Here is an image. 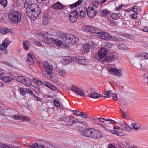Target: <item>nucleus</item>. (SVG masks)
I'll return each instance as SVG.
<instances>
[{
  "label": "nucleus",
  "mask_w": 148,
  "mask_h": 148,
  "mask_svg": "<svg viewBox=\"0 0 148 148\" xmlns=\"http://www.w3.org/2000/svg\"><path fill=\"white\" fill-rule=\"evenodd\" d=\"M121 125L124 128L128 131H130L131 130H132L130 127L125 122H123L121 124Z\"/></svg>",
  "instance_id": "nucleus-35"
},
{
  "label": "nucleus",
  "mask_w": 148,
  "mask_h": 148,
  "mask_svg": "<svg viewBox=\"0 0 148 148\" xmlns=\"http://www.w3.org/2000/svg\"><path fill=\"white\" fill-rule=\"evenodd\" d=\"M114 57V56L112 54H110L104 60H102V62H103L105 64H107L108 62H111L112 60Z\"/></svg>",
  "instance_id": "nucleus-20"
},
{
  "label": "nucleus",
  "mask_w": 148,
  "mask_h": 148,
  "mask_svg": "<svg viewBox=\"0 0 148 148\" xmlns=\"http://www.w3.org/2000/svg\"><path fill=\"white\" fill-rule=\"evenodd\" d=\"M93 6L95 8H97L99 5V3L97 1H93L92 3Z\"/></svg>",
  "instance_id": "nucleus-58"
},
{
  "label": "nucleus",
  "mask_w": 148,
  "mask_h": 148,
  "mask_svg": "<svg viewBox=\"0 0 148 148\" xmlns=\"http://www.w3.org/2000/svg\"><path fill=\"white\" fill-rule=\"evenodd\" d=\"M105 46L107 47L111 48L113 46V45L111 43L107 42L105 43Z\"/></svg>",
  "instance_id": "nucleus-61"
},
{
  "label": "nucleus",
  "mask_w": 148,
  "mask_h": 148,
  "mask_svg": "<svg viewBox=\"0 0 148 148\" xmlns=\"http://www.w3.org/2000/svg\"><path fill=\"white\" fill-rule=\"evenodd\" d=\"M25 0H17L16 3L18 6H20L24 4Z\"/></svg>",
  "instance_id": "nucleus-56"
},
{
  "label": "nucleus",
  "mask_w": 148,
  "mask_h": 148,
  "mask_svg": "<svg viewBox=\"0 0 148 148\" xmlns=\"http://www.w3.org/2000/svg\"><path fill=\"white\" fill-rule=\"evenodd\" d=\"M22 16V14L21 12L12 10L9 12L8 17L11 22L14 24H17L21 22Z\"/></svg>",
  "instance_id": "nucleus-2"
},
{
  "label": "nucleus",
  "mask_w": 148,
  "mask_h": 148,
  "mask_svg": "<svg viewBox=\"0 0 148 148\" xmlns=\"http://www.w3.org/2000/svg\"><path fill=\"white\" fill-rule=\"evenodd\" d=\"M29 94L31 96L34 97L37 101H40V100L41 98L37 96L33 92L32 90L29 92Z\"/></svg>",
  "instance_id": "nucleus-45"
},
{
  "label": "nucleus",
  "mask_w": 148,
  "mask_h": 148,
  "mask_svg": "<svg viewBox=\"0 0 148 148\" xmlns=\"http://www.w3.org/2000/svg\"><path fill=\"white\" fill-rule=\"evenodd\" d=\"M23 83L25 86L29 87L32 84V82L29 78L25 77Z\"/></svg>",
  "instance_id": "nucleus-21"
},
{
  "label": "nucleus",
  "mask_w": 148,
  "mask_h": 148,
  "mask_svg": "<svg viewBox=\"0 0 148 148\" xmlns=\"http://www.w3.org/2000/svg\"><path fill=\"white\" fill-rule=\"evenodd\" d=\"M87 96L90 97L92 98H97L100 97V95L97 93L95 92L92 93H91L88 95H87Z\"/></svg>",
  "instance_id": "nucleus-31"
},
{
  "label": "nucleus",
  "mask_w": 148,
  "mask_h": 148,
  "mask_svg": "<svg viewBox=\"0 0 148 148\" xmlns=\"http://www.w3.org/2000/svg\"><path fill=\"white\" fill-rule=\"evenodd\" d=\"M38 64L39 66L45 69L46 72L48 73H51L53 70V66L51 65H49L48 62L45 61L44 62L40 61L38 62Z\"/></svg>",
  "instance_id": "nucleus-5"
},
{
  "label": "nucleus",
  "mask_w": 148,
  "mask_h": 148,
  "mask_svg": "<svg viewBox=\"0 0 148 148\" xmlns=\"http://www.w3.org/2000/svg\"><path fill=\"white\" fill-rule=\"evenodd\" d=\"M125 133L124 132H122L121 131H118V134L117 135L120 136H123L125 135Z\"/></svg>",
  "instance_id": "nucleus-63"
},
{
  "label": "nucleus",
  "mask_w": 148,
  "mask_h": 148,
  "mask_svg": "<svg viewBox=\"0 0 148 148\" xmlns=\"http://www.w3.org/2000/svg\"><path fill=\"white\" fill-rule=\"evenodd\" d=\"M135 57L137 58H139L142 60H144L145 53L137 54L135 55Z\"/></svg>",
  "instance_id": "nucleus-46"
},
{
  "label": "nucleus",
  "mask_w": 148,
  "mask_h": 148,
  "mask_svg": "<svg viewBox=\"0 0 148 148\" xmlns=\"http://www.w3.org/2000/svg\"><path fill=\"white\" fill-rule=\"evenodd\" d=\"M110 17L112 19L115 20H118L120 18V16L117 13L112 14L110 15Z\"/></svg>",
  "instance_id": "nucleus-28"
},
{
  "label": "nucleus",
  "mask_w": 148,
  "mask_h": 148,
  "mask_svg": "<svg viewBox=\"0 0 148 148\" xmlns=\"http://www.w3.org/2000/svg\"><path fill=\"white\" fill-rule=\"evenodd\" d=\"M109 120H106L105 119L102 118V127L105 128V126L108 127L110 123H112L111 122H110Z\"/></svg>",
  "instance_id": "nucleus-25"
},
{
  "label": "nucleus",
  "mask_w": 148,
  "mask_h": 148,
  "mask_svg": "<svg viewBox=\"0 0 148 148\" xmlns=\"http://www.w3.org/2000/svg\"><path fill=\"white\" fill-rule=\"evenodd\" d=\"M45 148H60L59 146H54L50 143L47 142Z\"/></svg>",
  "instance_id": "nucleus-36"
},
{
  "label": "nucleus",
  "mask_w": 148,
  "mask_h": 148,
  "mask_svg": "<svg viewBox=\"0 0 148 148\" xmlns=\"http://www.w3.org/2000/svg\"><path fill=\"white\" fill-rule=\"evenodd\" d=\"M81 112L79 111L73 110V113L74 114L76 115L77 116H79L81 114Z\"/></svg>",
  "instance_id": "nucleus-57"
},
{
  "label": "nucleus",
  "mask_w": 148,
  "mask_h": 148,
  "mask_svg": "<svg viewBox=\"0 0 148 148\" xmlns=\"http://www.w3.org/2000/svg\"><path fill=\"white\" fill-rule=\"evenodd\" d=\"M73 35L72 34H66L63 40L64 42L67 44H70L71 40L73 39Z\"/></svg>",
  "instance_id": "nucleus-16"
},
{
  "label": "nucleus",
  "mask_w": 148,
  "mask_h": 148,
  "mask_svg": "<svg viewBox=\"0 0 148 148\" xmlns=\"http://www.w3.org/2000/svg\"><path fill=\"white\" fill-rule=\"evenodd\" d=\"M31 89H28L25 88H20V92L23 95H24L26 93L29 94V92L31 91Z\"/></svg>",
  "instance_id": "nucleus-24"
},
{
  "label": "nucleus",
  "mask_w": 148,
  "mask_h": 148,
  "mask_svg": "<svg viewBox=\"0 0 148 148\" xmlns=\"http://www.w3.org/2000/svg\"><path fill=\"white\" fill-rule=\"evenodd\" d=\"M78 16V13L77 11H74L71 12L69 17V21L72 23L75 22L77 21Z\"/></svg>",
  "instance_id": "nucleus-12"
},
{
  "label": "nucleus",
  "mask_w": 148,
  "mask_h": 148,
  "mask_svg": "<svg viewBox=\"0 0 148 148\" xmlns=\"http://www.w3.org/2000/svg\"><path fill=\"white\" fill-rule=\"evenodd\" d=\"M12 79V78L10 76H5L2 78L3 80L5 82H9Z\"/></svg>",
  "instance_id": "nucleus-37"
},
{
  "label": "nucleus",
  "mask_w": 148,
  "mask_h": 148,
  "mask_svg": "<svg viewBox=\"0 0 148 148\" xmlns=\"http://www.w3.org/2000/svg\"><path fill=\"white\" fill-rule=\"evenodd\" d=\"M28 8L26 9V14L31 20L35 19L41 13L40 8L35 3L29 5Z\"/></svg>",
  "instance_id": "nucleus-1"
},
{
  "label": "nucleus",
  "mask_w": 148,
  "mask_h": 148,
  "mask_svg": "<svg viewBox=\"0 0 148 148\" xmlns=\"http://www.w3.org/2000/svg\"><path fill=\"white\" fill-rule=\"evenodd\" d=\"M52 8L54 9H58L62 10L65 8V6L61 4L60 2H57L52 6Z\"/></svg>",
  "instance_id": "nucleus-18"
},
{
  "label": "nucleus",
  "mask_w": 148,
  "mask_h": 148,
  "mask_svg": "<svg viewBox=\"0 0 148 148\" xmlns=\"http://www.w3.org/2000/svg\"><path fill=\"white\" fill-rule=\"evenodd\" d=\"M76 60L78 63L84 65L88 64V60L83 56L78 57L76 58Z\"/></svg>",
  "instance_id": "nucleus-14"
},
{
  "label": "nucleus",
  "mask_w": 148,
  "mask_h": 148,
  "mask_svg": "<svg viewBox=\"0 0 148 148\" xmlns=\"http://www.w3.org/2000/svg\"><path fill=\"white\" fill-rule=\"evenodd\" d=\"M70 116H62V117L60 118L59 119L60 121H67L68 119H70Z\"/></svg>",
  "instance_id": "nucleus-43"
},
{
  "label": "nucleus",
  "mask_w": 148,
  "mask_h": 148,
  "mask_svg": "<svg viewBox=\"0 0 148 148\" xmlns=\"http://www.w3.org/2000/svg\"><path fill=\"white\" fill-rule=\"evenodd\" d=\"M53 42H55L56 45L58 46H61L63 44V42L62 41L55 39V41Z\"/></svg>",
  "instance_id": "nucleus-54"
},
{
  "label": "nucleus",
  "mask_w": 148,
  "mask_h": 148,
  "mask_svg": "<svg viewBox=\"0 0 148 148\" xmlns=\"http://www.w3.org/2000/svg\"><path fill=\"white\" fill-rule=\"evenodd\" d=\"M25 77L23 76H19L17 77L16 79L17 82L23 83Z\"/></svg>",
  "instance_id": "nucleus-50"
},
{
  "label": "nucleus",
  "mask_w": 148,
  "mask_h": 148,
  "mask_svg": "<svg viewBox=\"0 0 148 148\" xmlns=\"http://www.w3.org/2000/svg\"><path fill=\"white\" fill-rule=\"evenodd\" d=\"M32 0H26L25 3L24 4V6L25 8H26L27 9L29 5H30L33 3H32Z\"/></svg>",
  "instance_id": "nucleus-44"
},
{
  "label": "nucleus",
  "mask_w": 148,
  "mask_h": 148,
  "mask_svg": "<svg viewBox=\"0 0 148 148\" xmlns=\"http://www.w3.org/2000/svg\"><path fill=\"white\" fill-rule=\"evenodd\" d=\"M47 142L41 140H37L36 143L29 145V147L31 148H45Z\"/></svg>",
  "instance_id": "nucleus-6"
},
{
  "label": "nucleus",
  "mask_w": 148,
  "mask_h": 148,
  "mask_svg": "<svg viewBox=\"0 0 148 148\" xmlns=\"http://www.w3.org/2000/svg\"><path fill=\"white\" fill-rule=\"evenodd\" d=\"M53 102L55 105L57 107H59L60 106V103L57 99H54Z\"/></svg>",
  "instance_id": "nucleus-55"
},
{
  "label": "nucleus",
  "mask_w": 148,
  "mask_h": 148,
  "mask_svg": "<svg viewBox=\"0 0 148 148\" xmlns=\"http://www.w3.org/2000/svg\"><path fill=\"white\" fill-rule=\"evenodd\" d=\"M33 81L34 83L39 86H41L43 85V83H42L40 80H39L38 78H34L33 80Z\"/></svg>",
  "instance_id": "nucleus-33"
},
{
  "label": "nucleus",
  "mask_w": 148,
  "mask_h": 148,
  "mask_svg": "<svg viewBox=\"0 0 148 148\" xmlns=\"http://www.w3.org/2000/svg\"><path fill=\"white\" fill-rule=\"evenodd\" d=\"M86 14V13L84 11H81L79 15L81 17L84 18L85 17Z\"/></svg>",
  "instance_id": "nucleus-59"
},
{
  "label": "nucleus",
  "mask_w": 148,
  "mask_h": 148,
  "mask_svg": "<svg viewBox=\"0 0 148 148\" xmlns=\"http://www.w3.org/2000/svg\"><path fill=\"white\" fill-rule=\"evenodd\" d=\"M118 48L121 50L127 49H128L127 46L124 44H120L118 46Z\"/></svg>",
  "instance_id": "nucleus-47"
},
{
  "label": "nucleus",
  "mask_w": 148,
  "mask_h": 148,
  "mask_svg": "<svg viewBox=\"0 0 148 148\" xmlns=\"http://www.w3.org/2000/svg\"><path fill=\"white\" fill-rule=\"evenodd\" d=\"M64 61L66 64H69L72 61V58L69 56H65L64 58Z\"/></svg>",
  "instance_id": "nucleus-32"
},
{
  "label": "nucleus",
  "mask_w": 148,
  "mask_h": 148,
  "mask_svg": "<svg viewBox=\"0 0 148 148\" xmlns=\"http://www.w3.org/2000/svg\"><path fill=\"white\" fill-rule=\"evenodd\" d=\"M110 13L111 12L110 11H109L107 9H104L102 11V15L107 16L108 15L110 14Z\"/></svg>",
  "instance_id": "nucleus-49"
},
{
  "label": "nucleus",
  "mask_w": 148,
  "mask_h": 148,
  "mask_svg": "<svg viewBox=\"0 0 148 148\" xmlns=\"http://www.w3.org/2000/svg\"><path fill=\"white\" fill-rule=\"evenodd\" d=\"M90 138L94 139H98L101 137V134L98 130L92 128Z\"/></svg>",
  "instance_id": "nucleus-10"
},
{
  "label": "nucleus",
  "mask_w": 148,
  "mask_h": 148,
  "mask_svg": "<svg viewBox=\"0 0 148 148\" xmlns=\"http://www.w3.org/2000/svg\"><path fill=\"white\" fill-rule=\"evenodd\" d=\"M7 3V0H0V4L3 6L6 7Z\"/></svg>",
  "instance_id": "nucleus-53"
},
{
  "label": "nucleus",
  "mask_w": 148,
  "mask_h": 148,
  "mask_svg": "<svg viewBox=\"0 0 148 148\" xmlns=\"http://www.w3.org/2000/svg\"><path fill=\"white\" fill-rule=\"evenodd\" d=\"M8 40V38H7L5 39L4 42H3L0 45V54L1 53V50H5L11 42H6V41Z\"/></svg>",
  "instance_id": "nucleus-17"
},
{
  "label": "nucleus",
  "mask_w": 148,
  "mask_h": 148,
  "mask_svg": "<svg viewBox=\"0 0 148 148\" xmlns=\"http://www.w3.org/2000/svg\"><path fill=\"white\" fill-rule=\"evenodd\" d=\"M10 32V29L8 28H3L0 29V32L3 34L8 33Z\"/></svg>",
  "instance_id": "nucleus-38"
},
{
  "label": "nucleus",
  "mask_w": 148,
  "mask_h": 148,
  "mask_svg": "<svg viewBox=\"0 0 148 148\" xmlns=\"http://www.w3.org/2000/svg\"><path fill=\"white\" fill-rule=\"evenodd\" d=\"M108 51V49L102 47V52H103V53L102 52V59L103 57L106 56Z\"/></svg>",
  "instance_id": "nucleus-48"
},
{
  "label": "nucleus",
  "mask_w": 148,
  "mask_h": 148,
  "mask_svg": "<svg viewBox=\"0 0 148 148\" xmlns=\"http://www.w3.org/2000/svg\"><path fill=\"white\" fill-rule=\"evenodd\" d=\"M43 84L45 86H47L49 88V87H50L51 84L50 83L48 82H45L43 83Z\"/></svg>",
  "instance_id": "nucleus-62"
},
{
  "label": "nucleus",
  "mask_w": 148,
  "mask_h": 148,
  "mask_svg": "<svg viewBox=\"0 0 148 148\" xmlns=\"http://www.w3.org/2000/svg\"><path fill=\"white\" fill-rule=\"evenodd\" d=\"M87 29L88 32L93 34H97L99 37L102 38V32L101 29L90 26H87Z\"/></svg>",
  "instance_id": "nucleus-7"
},
{
  "label": "nucleus",
  "mask_w": 148,
  "mask_h": 148,
  "mask_svg": "<svg viewBox=\"0 0 148 148\" xmlns=\"http://www.w3.org/2000/svg\"><path fill=\"white\" fill-rule=\"evenodd\" d=\"M92 130L91 128L86 129L82 131V134L86 137L90 138Z\"/></svg>",
  "instance_id": "nucleus-19"
},
{
  "label": "nucleus",
  "mask_w": 148,
  "mask_h": 148,
  "mask_svg": "<svg viewBox=\"0 0 148 148\" xmlns=\"http://www.w3.org/2000/svg\"><path fill=\"white\" fill-rule=\"evenodd\" d=\"M59 74L63 77H64L66 75V72L64 70H60L59 71Z\"/></svg>",
  "instance_id": "nucleus-52"
},
{
  "label": "nucleus",
  "mask_w": 148,
  "mask_h": 148,
  "mask_svg": "<svg viewBox=\"0 0 148 148\" xmlns=\"http://www.w3.org/2000/svg\"><path fill=\"white\" fill-rule=\"evenodd\" d=\"M72 91L74 92L77 95L82 97L85 95V94L83 90L81 89L78 88L77 86L73 85L71 88Z\"/></svg>",
  "instance_id": "nucleus-8"
},
{
  "label": "nucleus",
  "mask_w": 148,
  "mask_h": 148,
  "mask_svg": "<svg viewBox=\"0 0 148 148\" xmlns=\"http://www.w3.org/2000/svg\"><path fill=\"white\" fill-rule=\"evenodd\" d=\"M82 50L84 51L85 53H87L89 52L90 51V45L88 44H86L84 45L82 47Z\"/></svg>",
  "instance_id": "nucleus-26"
},
{
  "label": "nucleus",
  "mask_w": 148,
  "mask_h": 148,
  "mask_svg": "<svg viewBox=\"0 0 148 148\" xmlns=\"http://www.w3.org/2000/svg\"><path fill=\"white\" fill-rule=\"evenodd\" d=\"M109 73L115 75L117 76H121L122 75V71L114 68H110L108 70Z\"/></svg>",
  "instance_id": "nucleus-9"
},
{
  "label": "nucleus",
  "mask_w": 148,
  "mask_h": 148,
  "mask_svg": "<svg viewBox=\"0 0 148 148\" xmlns=\"http://www.w3.org/2000/svg\"><path fill=\"white\" fill-rule=\"evenodd\" d=\"M88 16L90 18H92L95 16L96 11L93 7H88L86 10Z\"/></svg>",
  "instance_id": "nucleus-13"
},
{
  "label": "nucleus",
  "mask_w": 148,
  "mask_h": 148,
  "mask_svg": "<svg viewBox=\"0 0 148 148\" xmlns=\"http://www.w3.org/2000/svg\"><path fill=\"white\" fill-rule=\"evenodd\" d=\"M138 13H134L132 14H130L129 15V16L130 17H131L133 19H135L138 18Z\"/></svg>",
  "instance_id": "nucleus-51"
},
{
  "label": "nucleus",
  "mask_w": 148,
  "mask_h": 148,
  "mask_svg": "<svg viewBox=\"0 0 148 148\" xmlns=\"http://www.w3.org/2000/svg\"><path fill=\"white\" fill-rule=\"evenodd\" d=\"M120 112L122 113V115L123 118L127 119L128 117V114L127 112L124 110H121Z\"/></svg>",
  "instance_id": "nucleus-41"
},
{
  "label": "nucleus",
  "mask_w": 148,
  "mask_h": 148,
  "mask_svg": "<svg viewBox=\"0 0 148 148\" xmlns=\"http://www.w3.org/2000/svg\"><path fill=\"white\" fill-rule=\"evenodd\" d=\"M73 39H71L70 42V44H73L78 42L79 39L78 38L75 36L73 35Z\"/></svg>",
  "instance_id": "nucleus-39"
},
{
  "label": "nucleus",
  "mask_w": 148,
  "mask_h": 148,
  "mask_svg": "<svg viewBox=\"0 0 148 148\" xmlns=\"http://www.w3.org/2000/svg\"><path fill=\"white\" fill-rule=\"evenodd\" d=\"M66 34L59 31H57L56 32V34L60 38H61L63 40H64Z\"/></svg>",
  "instance_id": "nucleus-30"
},
{
  "label": "nucleus",
  "mask_w": 148,
  "mask_h": 148,
  "mask_svg": "<svg viewBox=\"0 0 148 148\" xmlns=\"http://www.w3.org/2000/svg\"><path fill=\"white\" fill-rule=\"evenodd\" d=\"M27 60L28 62L30 64H33L34 62V60L31 54L28 53L27 56Z\"/></svg>",
  "instance_id": "nucleus-29"
},
{
  "label": "nucleus",
  "mask_w": 148,
  "mask_h": 148,
  "mask_svg": "<svg viewBox=\"0 0 148 148\" xmlns=\"http://www.w3.org/2000/svg\"><path fill=\"white\" fill-rule=\"evenodd\" d=\"M70 119H68L67 120L66 125L68 126H73L74 127V129L79 128L80 127H82L83 125L84 124L86 126V124H87L86 123L84 122H80L79 120L77 119H75L74 120H72V119L73 118H71L70 116Z\"/></svg>",
  "instance_id": "nucleus-3"
},
{
  "label": "nucleus",
  "mask_w": 148,
  "mask_h": 148,
  "mask_svg": "<svg viewBox=\"0 0 148 148\" xmlns=\"http://www.w3.org/2000/svg\"><path fill=\"white\" fill-rule=\"evenodd\" d=\"M141 67H142L143 69H144L148 70V64L145 63L144 64V66L142 67V64L141 65Z\"/></svg>",
  "instance_id": "nucleus-60"
},
{
  "label": "nucleus",
  "mask_w": 148,
  "mask_h": 148,
  "mask_svg": "<svg viewBox=\"0 0 148 148\" xmlns=\"http://www.w3.org/2000/svg\"><path fill=\"white\" fill-rule=\"evenodd\" d=\"M5 111L3 108L0 106V114L4 115Z\"/></svg>",
  "instance_id": "nucleus-64"
},
{
  "label": "nucleus",
  "mask_w": 148,
  "mask_h": 148,
  "mask_svg": "<svg viewBox=\"0 0 148 148\" xmlns=\"http://www.w3.org/2000/svg\"><path fill=\"white\" fill-rule=\"evenodd\" d=\"M131 126L132 128L134 130H138L140 127V125L138 123H134L132 124Z\"/></svg>",
  "instance_id": "nucleus-34"
},
{
  "label": "nucleus",
  "mask_w": 148,
  "mask_h": 148,
  "mask_svg": "<svg viewBox=\"0 0 148 148\" xmlns=\"http://www.w3.org/2000/svg\"><path fill=\"white\" fill-rule=\"evenodd\" d=\"M94 57L98 61L102 62V47H100L98 52L95 54Z\"/></svg>",
  "instance_id": "nucleus-15"
},
{
  "label": "nucleus",
  "mask_w": 148,
  "mask_h": 148,
  "mask_svg": "<svg viewBox=\"0 0 148 148\" xmlns=\"http://www.w3.org/2000/svg\"><path fill=\"white\" fill-rule=\"evenodd\" d=\"M92 120L96 124L101 127L102 126V118H99L97 117H94L93 118Z\"/></svg>",
  "instance_id": "nucleus-23"
},
{
  "label": "nucleus",
  "mask_w": 148,
  "mask_h": 148,
  "mask_svg": "<svg viewBox=\"0 0 148 148\" xmlns=\"http://www.w3.org/2000/svg\"><path fill=\"white\" fill-rule=\"evenodd\" d=\"M29 45V42L28 41H24L23 44L24 49L26 50H28Z\"/></svg>",
  "instance_id": "nucleus-42"
},
{
  "label": "nucleus",
  "mask_w": 148,
  "mask_h": 148,
  "mask_svg": "<svg viewBox=\"0 0 148 148\" xmlns=\"http://www.w3.org/2000/svg\"><path fill=\"white\" fill-rule=\"evenodd\" d=\"M112 38V37L110 34L105 32H102V39L109 40Z\"/></svg>",
  "instance_id": "nucleus-22"
},
{
  "label": "nucleus",
  "mask_w": 148,
  "mask_h": 148,
  "mask_svg": "<svg viewBox=\"0 0 148 148\" xmlns=\"http://www.w3.org/2000/svg\"><path fill=\"white\" fill-rule=\"evenodd\" d=\"M83 1V0H79L77 2L69 5V6L71 9L73 8H76L77 6L79 5Z\"/></svg>",
  "instance_id": "nucleus-27"
},
{
  "label": "nucleus",
  "mask_w": 148,
  "mask_h": 148,
  "mask_svg": "<svg viewBox=\"0 0 148 148\" xmlns=\"http://www.w3.org/2000/svg\"><path fill=\"white\" fill-rule=\"evenodd\" d=\"M111 91H109L108 92L105 91L103 93V94L105 96L102 95V97L105 99L110 96L113 98V99L114 101H117L118 98L117 95L115 93H111Z\"/></svg>",
  "instance_id": "nucleus-11"
},
{
  "label": "nucleus",
  "mask_w": 148,
  "mask_h": 148,
  "mask_svg": "<svg viewBox=\"0 0 148 148\" xmlns=\"http://www.w3.org/2000/svg\"><path fill=\"white\" fill-rule=\"evenodd\" d=\"M112 40L114 41H121L122 40V38L119 36H116L112 37Z\"/></svg>",
  "instance_id": "nucleus-40"
},
{
  "label": "nucleus",
  "mask_w": 148,
  "mask_h": 148,
  "mask_svg": "<svg viewBox=\"0 0 148 148\" xmlns=\"http://www.w3.org/2000/svg\"><path fill=\"white\" fill-rule=\"evenodd\" d=\"M44 38V41L47 44H50L53 42L55 39L53 38L54 35L48 33H40L39 34Z\"/></svg>",
  "instance_id": "nucleus-4"
}]
</instances>
